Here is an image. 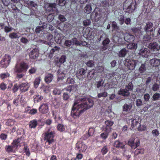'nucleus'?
I'll list each match as a JSON object with an SVG mask.
<instances>
[{"instance_id":"39","label":"nucleus","mask_w":160,"mask_h":160,"mask_svg":"<svg viewBox=\"0 0 160 160\" xmlns=\"http://www.w3.org/2000/svg\"><path fill=\"white\" fill-rule=\"evenodd\" d=\"M41 81L40 78V77L36 78L34 82V87L35 88H37L38 87Z\"/></svg>"},{"instance_id":"28","label":"nucleus","mask_w":160,"mask_h":160,"mask_svg":"<svg viewBox=\"0 0 160 160\" xmlns=\"http://www.w3.org/2000/svg\"><path fill=\"white\" fill-rule=\"evenodd\" d=\"M127 48L129 49L135 51L137 48L138 45L137 43H130L127 45Z\"/></svg>"},{"instance_id":"30","label":"nucleus","mask_w":160,"mask_h":160,"mask_svg":"<svg viewBox=\"0 0 160 160\" xmlns=\"http://www.w3.org/2000/svg\"><path fill=\"white\" fill-rule=\"evenodd\" d=\"M125 144V143L121 142L119 141H116L114 143V147L117 148H124Z\"/></svg>"},{"instance_id":"21","label":"nucleus","mask_w":160,"mask_h":160,"mask_svg":"<svg viewBox=\"0 0 160 160\" xmlns=\"http://www.w3.org/2000/svg\"><path fill=\"white\" fill-rule=\"evenodd\" d=\"M30 87L29 83L28 82L22 83L19 86L21 92H23L27 91Z\"/></svg>"},{"instance_id":"16","label":"nucleus","mask_w":160,"mask_h":160,"mask_svg":"<svg viewBox=\"0 0 160 160\" xmlns=\"http://www.w3.org/2000/svg\"><path fill=\"white\" fill-rule=\"evenodd\" d=\"M76 148L80 152H85L87 149V146L82 142L77 143L76 144Z\"/></svg>"},{"instance_id":"43","label":"nucleus","mask_w":160,"mask_h":160,"mask_svg":"<svg viewBox=\"0 0 160 160\" xmlns=\"http://www.w3.org/2000/svg\"><path fill=\"white\" fill-rule=\"evenodd\" d=\"M152 99L154 101L158 100L160 98V94L158 93H156L152 96Z\"/></svg>"},{"instance_id":"47","label":"nucleus","mask_w":160,"mask_h":160,"mask_svg":"<svg viewBox=\"0 0 160 160\" xmlns=\"http://www.w3.org/2000/svg\"><path fill=\"white\" fill-rule=\"evenodd\" d=\"M57 128L58 130L60 132H62L65 130L64 126L62 124H59Z\"/></svg>"},{"instance_id":"53","label":"nucleus","mask_w":160,"mask_h":160,"mask_svg":"<svg viewBox=\"0 0 160 160\" xmlns=\"http://www.w3.org/2000/svg\"><path fill=\"white\" fill-rule=\"evenodd\" d=\"M111 24L112 27L114 29L117 30L118 29V27L116 22L114 21L112 22Z\"/></svg>"},{"instance_id":"54","label":"nucleus","mask_w":160,"mask_h":160,"mask_svg":"<svg viewBox=\"0 0 160 160\" xmlns=\"http://www.w3.org/2000/svg\"><path fill=\"white\" fill-rule=\"evenodd\" d=\"M144 153V150L142 149H136L135 151V154L136 155H138L139 154H143Z\"/></svg>"},{"instance_id":"45","label":"nucleus","mask_w":160,"mask_h":160,"mask_svg":"<svg viewBox=\"0 0 160 160\" xmlns=\"http://www.w3.org/2000/svg\"><path fill=\"white\" fill-rule=\"evenodd\" d=\"M53 104L55 105L56 108H58L60 104V100L59 99H54L53 101Z\"/></svg>"},{"instance_id":"5","label":"nucleus","mask_w":160,"mask_h":160,"mask_svg":"<svg viewBox=\"0 0 160 160\" xmlns=\"http://www.w3.org/2000/svg\"><path fill=\"white\" fill-rule=\"evenodd\" d=\"M28 68V64L22 62L20 63L19 65H16L14 70L15 72L21 73L23 71L26 72Z\"/></svg>"},{"instance_id":"57","label":"nucleus","mask_w":160,"mask_h":160,"mask_svg":"<svg viewBox=\"0 0 160 160\" xmlns=\"http://www.w3.org/2000/svg\"><path fill=\"white\" fill-rule=\"evenodd\" d=\"M108 149L106 146L103 147L101 150V152L102 154L104 155L108 152Z\"/></svg>"},{"instance_id":"31","label":"nucleus","mask_w":160,"mask_h":160,"mask_svg":"<svg viewBox=\"0 0 160 160\" xmlns=\"http://www.w3.org/2000/svg\"><path fill=\"white\" fill-rule=\"evenodd\" d=\"M91 16H93L94 17V19L96 22L98 21L101 17L100 15L98 12L94 11L91 14Z\"/></svg>"},{"instance_id":"7","label":"nucleus","mask_w":160,"mask_h":160,"mask_svg":"<svg viewBox=\"0 0 160 160\" xmlns=\"http://www.w3.org/2000/svg\"><path fill=\"white\" fill-rule=\"evenodd\" d=\"M54 133V132L52 131H51V132L49 133H45L44 140L46 141L45 145L47 148H48V144H51L54 142L53 138Z\"/></svg>"},{"instance_id":"11","label":"nucleus","mask_w":160,"mask_h":160,"mask_svg":"<svg viewBox=\"0 0 160 160\" xmlns=\"http://www.w3.org/2000/svg\"><path fill=\"white\" fill-rule=\"evenodd\" d=\"M134 138L132 137L129 140L128 142V145L132 148L134 149H135L139 145V141L138 139H137L135 142H134Z\"/></svg>"},{"instance_id":"35","label":"nucleus","mask_w":160,"mask_h":160,"mask_svg":"<svg viewBox=\"0 0 160 160\" xmlns=\"http://www.w3.org/2000/svg\"><path fill=\"white\" fill-rule=\"evenodd\" d=\"M146 70V67L145 63L142 64L138 69V71L140 73L144 72Z\"/></svg>"},{"instance_id":"8","label":"nucleus","mask_w":160,"mask_h":160,"mask_svg":"<svg viewBox=\"0 0 160 160\" xmlns=\"http://www.w3.org/2000/svg\"><path fill=\"white\" fill-rule=\"evenodd\" d=\"M10 59V56L6 54L0 60V67L2 68H6L8 65Z\"/></svg>"},{"instance_id":"61","label":"nucleus","mask_w":160,"mask_h":160,"mask_svg":"<svg viewBox=\"0 0 160 160\" xmlns=\"http://www.w3.org/2000/svg\"><path fill=\"white\" fill-rule=\"evenodd\" d=\"M53 93L55 95H60L61 93V91L57 88H55L53 91Z\"/></svg>"},{"instance_id":"6","label":"nucleus","mask_w":160,"mask_h":160,"mask_svg":"<svg viewBox=\"0 0 160 160\" xmlns=\"http://www.w3.org/2000/svg\"><path fill=\"white\" fill-rule=\"evenodd\" d=\"M129 1L131 2L128 8L125 10V12L130 13L132 12L137 8V4L135 0H127L125 3Z\"/></svg>"},{"instance_id":"58","label":"nucleus","mask_w":160,"mask_h":160,"mask_svg":"<svg viewBox=\"0 0 160 160\" xmlns=\"http://www.w3.org/2000/svg\"><path fill=\"white\" fill-rule=\"evenodd\" d=\"M88 67H92L94 65V62L92 60H90L86 63Z\"/></svg>"},{"instance_id":"33","label":"nucleus","mask_w":160,"mask_h":160,"mask_svg":"<svg viewBox=\"0 0 160 160\" xmlns=\"http://www.w3.org/2000/svg\"><path fill=\"white\" fill-rule=\"evenodd\" d=\"M64 37V36H61L60 34H57L55 38L56 42L58 44H61L62 42V38Z\"/></svg>"},{"instance_id":"60","label":"nucleus","mask_w":160,"mask_h":160,"mask_svg":"<svg viewBox=\"0 0 160 160\" xmlns=\"http://www.w3.org/2000/svg\"><path fill=\"white\" fill-rule=\"evenodd\" d=\"M152 134L155 137H157L159 134V132L157 129H154L152 131Z\"/></svg>"},{"instance_id":"19","label":"nucleus","mask_w":160,"mask_h":160,"mask_svg":"<svg viewBox=\"0 0 160 160\" xmlns=\"http://www.w3.org/2000/svg\"><path fill=\"white\" fill-rule=\"evenodd\" d=\"M47 27V24L46 23L40 22L39 26H38L35 29V32L36 33H39L41 31H42Z\"/></svg>"},{"instance_id":"25","label":"nucleus","mask_w":160,"mask_h":160,"mask_svg":"<svg viewBox=\"0 0 160 160\" xmlns=\"http://www.w3.org/2000/svg\"><path fill=\"white\" fill-rule=\"evenodd\" d=\"M134 37L133 35L129 34H126L124 37L125 40L128 42L133 41L134 40Z\"/></svg>"},{"instance_id":"10","label":"nucleus","mask_w":160,"mask_h":160,"mask_svg":"<svg viewBox=\"0 0 160 160\" xmlns=\"http://www.w3.org/2000/svg\"><path fill=\"white\" fill-rule=\"evenodd\" d=\"M126 103L122 107V110L123 111L128 112L132 107V101L128 98H126L125 99Z\"/></svg>"},{"instance_id":"14","label":"nucleus","mask_w":160,"mask_h":160,"mask_svg":"<svg viewBox=\"0 0 160 160\" xmlns=\"http://www.w3.org/2000/svg\"><path fill=\"white\" fill-rule=\"evenodd\" d=\"M148 47L153 51H158L160 49V46L156 42H151L149 43Z\"/></svg>"},{"instance_id":"38","label":"nucleus","mask_w":160,"mask_h":160,"mask_svg":"<svg viewBox=\"0 0 160 160\" xmlns=\"http://www.w3.org/2000/svg\"><path fill=\"white\" fill-rule=\"evenodd\" d=\"M9 37L12 39L18 38L19 36L18 33L13 32L10 33L9 34Z\"/></svg>"},{"instance_id":"27","label":"nucleus","mask_w":160,"mask_h":160,"mask_svg":"<svg viewBox=\"0 0 160 160\" xmlns=\"http://www.w3.org/2000/svg\"><path fill=\"white\" fill-rule=\"evenodd\" d=\"M119 95L125 97L128 96L130 94V92L126 89H121L118 91Z\"/></svg>"},{"instance_id":"34","label":"nucleus","mask_w":160,"mask_h":160,"mask_svg":"<svg viewBox=\"0 0 160 160\" xmlns=\"http://www.w3.org/2000/svg\"><path fill=\"white\" fill-rule=\"evenodd\" d=\"M26 4L28 6L29 8H36L37 7V5L33 1L28 0L26 2Z\"/></svg>"},{"instance_id":"26","label":"nucleus","mask_w":160,"mask_h":160,"mask_svg":"<svg viewBox=\"0 0 160 160\" xmlns=\"http://www.w3.org/2000/svg\"><path fill=\"white\" fill-rule=\"evenodd\" d=\"M57 73L58 77V81L60 79H62L65 76V74L64 73V71L61 68L59 69Z\"/></svg>"},{"instance_id":"22","label":"nucleus","mask_w":160,"mask_h":160,"mask_svg":"<svg viewBox=\"0 0 160 160\" xmlns=\"http://www.w3.org/2000/svg\"><path fill=\"white\" fill-rule=\"evenodd\" d=\"M39 111L42 113H46L48 111V107L47 103H43L39 108Z\"/></svg>"},{"instance_id":"17","label":"nucleus","mask_w":160,"mask_h":160,"mask_svg":"<svg viewBox=\"0 0 160 160\" xmlns=\"http://www.w3.org/2000/svg\"><path fill=\"white\" fill-rule=\"evenodd\" d=\"M153 24L152 23L148 22H147L146 26L144 28V30L146 32L152 33L155 29L152 28Z\"/></svg>"},{"instance_id":"63","label":"nucleus","mask_w":160,"mask_h":160,"mask_svg":"<svg viewBox=\"0 0 160 160\" xmlns=\"http://www.w3.org/2000/svg\"><path fill=\"white\" fill-rule=\"evenodd\" d=\"M58 18L61 22H64L66 20V18L63 15H59Z\"/></svg>"},{"instance_id":"59","label":"nucleus","mask_w":160,"mask_h":160,"mask_svg":"<svg viewBox=\"0 0 160 160\" xmlns=\"http://www.w3.org/2000/svg\"><path fill=\"white\" fill-rule=\"evenodd\" d=\"M72 44V42L71 41V40H66L65 43L64 44L65 45L69 47H70Z\"/></svg>"},{"instance_id":"15","label":"nucleus","mask_w":160,"mask_h":160,"mask_svg":"<svg viewBox=\"0 0 160 160\" xmlns=\"http://www.w3.org/2000/svg\"><path fill=\"white\" fill-rule=\"evenodd\" d=\"M106 126L105 127H103L102 129L106 132H110L111 131V127L113 124V122L112 121L108 120L105 122Z\"/></svg>"},{"instance_id":"3","label":"nucleus","mask_w":160,"mask_h":160,"mask_svg":"<svg viewBox=\"0 0 160 160\" xmlns=\"http://www.w3.org/2000/svg\"><path fill=\"white\" fill-rule=\"evenodd\" d=\"M21 139L19 138L13 141L11 145L7 147L6 148V150L8 152L14 151L19 145L21 146Z\"/></svg>"},{"instance_id":"36","label":"nucleus","mask_w":160,"mask_h":160,"mask_svg":"<svg viewBox=\"0 0 160 160\" xmlns=\"http://www.w3.org/2000/svg\"><path fill=\"white\" fill-rule=\"evenodd\" d=\"M127 50L125 48H123L119 52L118 55L119 57H124L126 54Z\"/></svg>"},{"instance_id":"20","label":"nucleus","mask_w":160,"mask_h":160,"mask_svg":"<svg viewBox=\"0 0 160 160\" xmlns=\"http://www.w3.org/2000/svg\"><path fill=\"white\" fill-rule=\"evenodd\" d=\"M39 55V50L38 48H35L31 51L29 54L30 58L35 59L37 58Z\"/></svg>"},{"instance_id":"40","label":"nucleus","mask_w":160,"mask_h":160,"mask_svg":"<svg viewBox=\"0 0 160 160\" xmlns=\"http://www.w3.org/2000/svg\"><path fill=\"white\" fill-rule=\"evenodd\" d=\"M72 44L73 45L76 46H80V42H79L76 38H73L71 39Z\"/></svg>"},{"instance_id":"48","label":"nucleus","mask_w":160,"mask_h":160,"mask_svg":"<svg viewBox=\"0 0 160 160\" xmlns=\"http://www.w3.org/2000/svg\"><path fill=\"white\" fill-rule=\"evenodd\" d=\"M110 42V40L109 38H106L102 42V44L103 46H108V45Z\"/></svg>"},{"instance_id":"49","label":"nucleus","mask_w":160,"mask_h":160,"mask_svg":"<svg viewBox=\"0 0 160 160\" xmlns=\"http://www.w3.org/2000/svg\"><path fill=\"white\" fill-rule=\"evenodd\" d=\"M108 96V93L106 92H104L102 93H100L98 94V98H100L102 97H106Z\"/></svg>"},{"instance_id":"24","label":"nucleus","mask_w":160,"mask_h":160,"mask_svg":"<svg viewBox=\"0 0 160 160\" xmlns=\"http://www.w3.org/2000/svg\"><path fill=\"white\" fill-rule=\"evenodd\" d=\"M151 65L153 67H157L160 64V60L157 58H153L150 61Z\"/></svg>"},{"instance_id":"50","label":"nucleus","mask_w":160,"mask_h":160,"mask_svg":"<svg viewBox=\"0 0 160 160\" xmlns=\"http://www.w3.org/2000/svg\"><path fill=\"white\" fill-rule=\"evenodd\" d=\"M60 49V48L55 46L53 48H52L50 51V53L51 54H53L55 51H58Z\"/></svg>"},{"instance_id":"64","label":"nucleus","mask_w":160,"mask_h":160,"mask_svg":"<svg viewBox=\"0 0 160 160\" xmlns=\"http://www.w3.org/2000/svg\"><path fill=\"white\" fill-rule=\"evenodd\" d=\"M136 104L138 107H139L142 105V102L141 99H138L136 101Z\"/></svg>"},{"instance_id":"2","label":"nucleus","mask_w":160,"mask_h":160,"mask_svg":"<svg viewBox=\"0 0 160 160\" xmlns=\"http://www.w3.org/2000/svg\"><path fill=\"white\" fill-rule=\"evenodd\" d=\"M141 62L137 60H134L131 59H127L125 61L124 65L127 66L128 68L131 70H133L137 65H139Z\"/></svg>"},{"instance_id":"51","label":"nucleus","mask_w":160,"mask_h":160,"mask_svg":"<svg viewBox=\"0 0 160 160\" xmlns=\"http://www.w3.org/2000/svg\"><path fill=\"white\" fill-rule=\"evenodd\" d=\"M118 20L120 24L122 25L124 22V16L123 15H120L118 18Z\"/></svg>"},{"instance_id":"62","label":"nucleus","mask_w":160,"mask_h":160,"mask_svg":"<svg viewBox=\"0 0 160 160\" xmlns=\"http://www.w3.org/2000/svg\"><path fill=\"white\" fill-rule=\"evenodd\" d=\"M105 133H102L100 135L101 137L104 139H106L107 138L108 134L109 133L106 132L105 131Z\"/></svg>"},{"instance_id":"32","label":"nucleus","mask_w":160,"mask_h":160,"mask_svg":"<svg viewBox=\"0 0 160 160\" xmlns=\"http://www.w3.org/2000/svg\"><path fill=\"white\" fill-rule=\"evenodd\" d=\"M92 10V8L90 4H87L84 9V12L88 14L90 13Z\"/></svg>"},{"instance_id":"55","label":"nucleus","mask_w":160,"mask_h":160,"mask_svg":"<svg viewBox=\"0 0 160 160\" xmlns=\"http://www.w3.org/2000/svg\"><path fill=\"white\" fill-rule=\"evenodd\" d=\"M66 56L64 55H62L60 58L59 61L61 63H63L66 61Z\"/></svg>"},{"instance_id":"23","label":"nucleus","mask_w":160,"mask_h":160,"mask_svg":"<svg viewBox=\"0 0 160 160\" xmlns=\"http://www.w3.org/2000/svg\"><path fill=\"white\" fill-rule=\"evenodd\" d=\"M139 54L144 57H147L150 54V51L148 49L144 48L141 49L139 53Z\"/></svg>"},{"instance_id":"9","label":"nucleus","mask_w":160,"mask_h":160,"mask_svg":"<svg viewBox=\"0 0 160 160\" xmlns=\"http://www.w3.org/2000/svg\"><path fill=\"white\" fill-rule=\"evenodd\" d=\"M142 28L141 27H133L132 28L131 31L132 33L138 38H139L143 34V31H142Z\"/></svg>"},{"instance_id":"46","label":"nucleus","mask_w":160,"mask_h":160,"mask_svg":"<svg viewBox=\"0 0 160 160\" xmlns=\"http://www.w3.org/2000/svg\"><path fill=\"white\" fill-rule=\"evenodd\" d=\"M54 18V15L52 14H49L47 17V19L49 22H51Z\"/></svg>"},{"instance_id":"52","label":"nucleus","mask_w":160,"mask_h":160,"mask_svg":"<svg viewBox=\"0 0 160 160\" xmlns=\"http://www.w3.org/2000/svg\"><path fill=\"white\" fill-rule=\"evenodd\" d=\"M133 88V85L132 83L131 82H129L128 85L126 87V89L128 90V91L129 90H132Z\"/></svg>"},{"instance_id":"42","label":"nucleus","mask_w":160,"mask_h":160,"mask_svg":"<svg viewBox=\"0 0 160 160\" xmlns=\"http://www.w3.org/2000/svg\"><path fill=\"white\" fill-rule=\"evenodd\" d=\"M46 38L47 40L51 43L53 41V36L50 33H49L47 35Z\"/></svg>"},{"instance_id":"18","label":"nucleus","mask_w":160,"mask_h":160,"mask_svg":"<svg viewBox=\"0 0 160 160\" xmlns=\"http://www.w3.org/2000/svg\"><path fill=\"white\" fill-rule=\"evenodd\" d=\"M146 34L144 35L142 38V40L143 42H150L152 39V35H153V32H146Z\"/></svg>"},{"instance_id":"44","label":"nucleus","mask_w":160,"mask_h":160,"mask_svg":"<svg viewBox=\"0 0 160 160\" xmlns=\"http://www.w3.org/2000/svg\"><path fill=\"white\" fill-rule=\"evenodd\" d=\"M37 125V122L36 120L31 121L29 123V125L31 128H35Z\"/></svg>"},{"instance_id":"41","label":"nucleus","mask_w":160,"mask_h":160,"mask_svg":"<svg viewBox=\"0 0 160 160\" xmlns=\"http://www.w3.org/2000/svg\"><path fill=\"white\" fill-rule=\"evenodd\" d=\"M159 85L156 83H154L153 84L152 88V90L154 92L158 91L159 89Z\"/></svg>"},{"instance_id":"12","label":"nucleus","mask_w":160,"mask_h":160,"mask_svg":"<svg viewBox=\"0 0 160 160\" xmlns=\"http://www.w3.org/2000/svg\"><path fill=\"white\" fill-rule=\"evenodd\" d=\"M87 69L86 68H81L77 72V77L80 80H82L85 77V74L87 72Z\"/></svg>"},{"instance_id":"29","label":"nucleus","mask_w":160,"mask_h":160,"mask_svg":"<svg viewBox=\"0 0 160 160\" xmlns=\"http://www.w3.org/2000/svg\"><path fill=\"white\" fill-rule=\"evenodd\" d=\"M53 75L51 73L47 74L45 77V81L46 83H49L51 82L53 79Z\"/></svg>"},{"instance_id":"13","label":"nucleus","mask_w":160,"mask_h":160,"mask_svg":"<svg viewBox=\"0 0 160 160\" xmlns=\"http://www.w3.org/2000/svg\"><path fill=\"white\" fill-rule=\"evenodd\" d=\"M132 124L131 125V129L132 130L134 127L137 128L138 125H140L141 119L138 117H137L135 119H132Z\"/></svg>"},{"instance_id":"1","label":"nucleus","mask_w":160,"mask_h":160,"mask_svg":"<svg viewBox=\"0 0 160 160\" xmlns=\"http://www.w3.org/2000/svg\"><path fill=\"white\" fill-rule=\"evenodd\" d=\"M93 104V101L91 98H83L80 99L74 102L71 115L74 118L78 117L81 114L92 107Z\"/></svg>"},{"instance_id":"56","label":"nucleus","mask_w":160,"mask_h":160,"mask_svg":"<svg viewBox=\"0 0 160 160\" xmlns=\"http://www.w3.org/2000/svg\"><path fill=\"white\" fill-rule=\"evenodd\" d=\"M37 68L36 67H32L28 71L29 73L30 74H33L36 72Z\"/></svg>"},{"instance_id":"37","label":"nucleus","mask_w":160,"mask_h":160,"mask_svg":"<svg viewBox=\"0 0 160 160\" xmlns=\"http://www.w3.org/2000/svg\"><path fill=\"white\" fill-rule=\"evenodd\" d=\"M104 83V81L102 79H100L97 82L95 83V85L97 88H99L101 87L102 86Z\"/></svg>"},{"instance_id":"4","label":"nucleus","mask_w":160,"mask_h":160,"mask_svg":"<svg viewBox=\"0 0 160 160\" xmlns=\"http://www.w3.org/2000/svg\"><path fill=\"white\" fill-rule=\"evenodd\" d=\"M44 8L46 11L48 12L58 11L57 4L55 3L45 2L44 5Z\"/></svg>"}]
</instances>
